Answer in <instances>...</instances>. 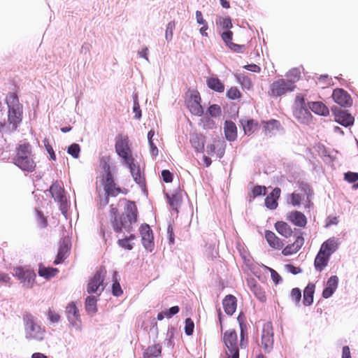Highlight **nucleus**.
Wrapping results in <instances>:
<instances>
[{
  "label": "nucleus",
  "instance_id": "24",
  "mask_svg": "<svg viewBox=\"0 0 358 358\" xmlns=\"http://www.w3.org/2000/svg\"><path fill=\"white\" fill-rule=\"evenodd\" d=\"M338 285V278L336 275L331 276L326 282L325 287L322 292V296L324 299L331 297L336 290Z\"/></svg>",
  "mask_w": 358,
  "mask_h": 358
},
{
  "label": "nucleus",
  "instance_id": "1",
  "mask_svg": "<svg viewBox=\"0 0 358 358\" xmlns=\"http://www.w3.org/2000/svg\"><path fill=\"white\" fill-rule=\"evenodd\" d=\"M14 164L23 171L32 172L36 163L32 159L31 145L29 143L20 144L13 158Z\"/></svg>",
  "mask_w": 358,
  "mask_h": 358
},
{
  "label": "nucleus",
  "instance_id": "21",
  "mask_svg": "<svg viewBox=\"0 0 358 358\" xmlns=\"http://www.w3.org/2000/svg\"><path fill=\"white\" fill-rule=\"evenodd\" d=\"M280 188L275 187L265 198L264 203L266 207L270 210H275L278 206V200L280 196Z\"/></svg>",
  "mask_w": 358,
  "mask_h": 358
},
{
  "label": "nucleus",
  "instance_id": "25",
  "mask_svg": "<svg viewBox=\"0 0 358 358\" xmlns=\"http://www.w3.org/2000/svg\"><path fill=\"white\" fill-rule=\"evenodd\" d=\"M339 244L340 242L338 238L332 237L322 244L320 250L331 257V255L338 248Z\"/></svg>",
  "mask_w": 358,
  "mask_h": 358
},
{
  "label": "nucleus",
  "instance_id": "48",
  "mask_svg": "<svg viewBox=\"0 0 358 358\" xmlns=\"http://www.w3.org/2000/svg\"><path fill=\"white\" fill-rule=\"evenodd\" d=\"M238 320L239 321L241 329L240 345L241 348H245L247 344V341H245V337H247V327L245 324H244L243 322L240 321V316L238 317Z\"/></svg>",
  "mask_w": 358,
  "mask_h": 358
},
{
  "label": "nucleus",
  "instance_id": "29",
  "mask_svg": "<svg viewBox=\"0 0 358 358\" xmlns=\"http://www.w3.org/2000/svg\"><path fill=\"white\" fill-rule=\"evenodd\" d=\"M329 258L330 257L329 255L320 250L314 262L315 269L317 271L321 272L327 266Z\"/></svg>",
  "mask_w": 358,
  "mask_h": 358
},
{
  "label": "nucleus",
  "instance_id": "39",
  "mask_svg": "<svg viewBox=\"0 0 358 358\" xmlns=\"http://www.w3.org/2000/svg\"><path fill=\"white\" fill-rule=\"evenodd\" d=\"M302 244H303V238H299L295 243L286 246L282 250V252L284 255H286V256L296 253V252H298Z\"/></svg>",
  "mask_w": 358,
  "mask_h": 358
},
{
  "label": "nucleus",
  "instance_id": "11",
  "mask_svg": "<svg viewBox=\"0 0 358 358\" xmlns=\"http://www.w3.org/2000/svg\"><path fill=\"white\" fill-rule=\"evenodd\" d=\"M106 273V271L104 268H100L96 271L87 285V290L89 294L99 292V294H100L103 291V280Z\"/></svg>",
  "mask_w": 358,
  "mask_h": 358
},
{
  "label": "nucleus",
  "instance_id": "3",
  "mask_svg": "<svg viewBox=\"0 0 358 358\" xmlns=\"http://www.w3.org/2000/svg\"><path fill=\"white\" fill-rule=\"evenodd\" d=\"M8 107V122L12 131H15L22 119V106L19 103L17 96L10 93L6 97Z\"/></svg>",
  "mask_w": 358,
  "mask_h": 358
},
{
  "label": "nucleus",
  "instance_id": "38",
  "mask_svg": "<svg viewBox=\"0 0 358 358\" xmlns=\"http://www.w3.org/2000/svg\"><path fill=\"white\" fill-rule=\"evenodd\" d=\"M208 87L217 92H223L224 91V85L221 80L217 78H209L207 80Z\"/></svg>",
  "mask_w": 358,
  "mask_h": 358
},
{
  "label": "nucleus",
  "instance_id": "23",
  "mask_svg": "<svg viewBox=\"0 0 358 358\" xmlns=\"http://www.w3.org/2000/svg\"><path fill=\"white\" fill-rule=\"evenodd\" d=\"M335 121L344 127H348L354 124V117L346 110H338L335 112Z\"/></svg>",
  "mask_w": 358,
  "mask_h": 358
},
{
  "label": "nucleus",
  "instance_id": "41",
  "mask_svg": "<svg viewBox=\"0 0 358 358\" xmlns=\"http://www.w3.org/2000/svg\"><path fill=\"white\" fill-rule=\"evenodd\" d=\"M58 272L57 268H46L43 266H40L38 268V274L41 277H44L46 279H50L54 277Z\"/></svg>",
  "mask_w": 358,
  "mask_h": 358
},
{
  "label": "nucleus",
  "instance_id": "4",
  "mask_svg": "<svg viewBox=\"0 0 358 358\" xmlns=\"http://www.w3.org/2000/svg\"><path fill=\"white\" fill-rule=\"evenodd\" d=\"M23 322L26 339L37 341H41L44 339L45 330L36 322V318L31 314L26 313L24 315Z\"/></svg>",
  "mask_w": 358,
  "mask_h": 358
},
{
  "label": "nucleus",
  "instance_id": "42",
  "mask_svg": "<svg viewBox=\"0 0 358 358\" xmlns=\"http://www.w3.org/2000/svg\"><path fill=\"white\" fill-rule=\"evenodd\" d=\"M85 309L88 313H95L96 308V299L94 296H89L85 300Z\"/></svg>",
  "mask_w": 358,
  "mask_h": 358
},
{
  "label": "nucleus",
  "instance_id": "12",
  "mask_svg": "<svg viewBox=\"0 0 358 358\" xmlns=\"http://www.w3.org/2000/svg\"><path fill=\"white\" fill-rule=\"evenodd\" d=\"M138 210L134 201H127L124 210L120 217V224H133L137 222Z\"/></svg>",
  "mask_w": 358,
  "mask_h": 358
},
{
  "label": "nucleus",
  "instance_id": "26",
  "mask_svg": "<svg viewBox=\"0 0 358 358\" xmlns=\"http://www.w3.org/2000/svg\"><path fill=\"white\" fill-rule=\"evenodd\" d=\"M248 285L250 291L255 294V296L261 301L265 302L266 300L265 292L264 289L257 283V281L254 278L248 280Z\"/></svg>",
  "mask_w": 358,
  "mask_h": 358
},
{
  "label": "nucleus",
  "instance_id": "9",
  "mask_svg": "<svg viewBox=\"0 0 358 358\" xmlns=\"http://www.w3.org/2000/svg\"><path fill=\"white\" fill-rule=\"evenodd\" d=\"M50 192L55 201L59 203L60 210L67 221L68 203L63 187L58 181H56L50 186Z\"/></svg>",
  "mask_w": 358,
  "mask_h": 358
},
{
  "label": "nucleus",
  "instance_id": "49",
  "mask_svg": "<svg viewBox=\"0 0 358 358\" xmlns=\"http://www.w3.org/2000/svg\"><path fill=\"white\" fill-rule=\"evenodd\" d=\"M263 126L266 131L270 132L274 129H277L280 126V123L278 120H271L269 121L263 122Z\"/></svg>",
  "mask_w": 358,
  "mask_h": 358
},
{
  "label": "nucleus",
  "instance_id": "45",
  "mask_svg": "<svg viewBox=\"0 0 358 358\" xmlns=\"http://www.w3.org/2000/svg\"><path fill=\"white\" fill-rule=\"evenodd\" d=\"M110 157L104 155L99 157L100 167L104 171L106 174L112 173L110 166Z\"/></svg>",
  "mask_w": 358,
  "mask_h": 358
},
{
  "label": "nucleus",
  "instance_id": "14",
  "mask_svg": "<svg viewBox=\"0 0 358 358\" xmlns=\"http://www.w3.org/2000/svg\"><path fill=\"white\" fill-rule=\"evenodd\" d=\"M226 143L222 138H215L206 147L208 155L222 158L225 152Z\"/></svg>",
  "mask_w": 358,
  "mask_h": 358
},
{
  "label": "nucleus",
  "instance_id": "47",
  "mask_svg": "<svg viewBox=\"0 0 358 358\" xmlns=\"http://www.w3.org/2000/svg\"><path fill=\"white\" fill-rule=\"evenodd\" d=\"M275 227L278 232L286 238L291 236L292 234L290 225H275Z\"/></svg>",
  "mask_w": 358,
  "mask_h": 358
},
{
  "label": "nucleus",
  "instance_id": "28",
  "mask_svg": "<svg viewBox=\"0 0 358 358\" xmlns=\"http://www.w3.org/2000/svg\"><path fill=\"white\" fill-rule=\"evenodd\" d=\"M225 138L229 141H234L237 138V127L232 121H226L224 127Z\"/></svg>",
  "mask_w": 358,
  "mask_h": 358
},
{
  "label": "nucleus",
  "instance_id": "63",
  "mask_svg": "<svg viewBox=\"0 0 358 358\" xmlns=\"http://www.w3.org/2000/svg\"><path fill=\"white\" fill-rule=\"evenodd\" d=\"M162 177L163 180L166 183L173 181V175L169 170H163L162 171Z\"/></svg>",
  "mask_w": 358,
  "mask_h": 358
},
{
  "label": "nucleus",
  "instance_id": "58",
  "mask_svg": "<svg viewBox=\"0 0 358 358\" xmlns=\"http://www.w3.org/2000/svg\"><path fill=\"white\" fill-rule=\"evenodd\" d=\"M43 142L48 153L50 155V159L55 160L56 159V156L52 145L50 144L49 139L45 138Z\"/></svg>",
  "mask_w": 358,
  "mask_h": 358
},
{
  "label": "nucleus",
  "instance_id": "62",
  "mask_svg": "<svg viewBox=\"0 0 358 358\" xmlns=\"http://www.w3.org/2000/svg\"><path fill=\"white\" fill-rule=\"evenodd\" d=\"M180 310V308L178 306H173L170 308L169 310H166L165 315L166 318H171L176 314H177Z\"/></svg>",
  "mask_w": 358,
  "mask_h": 358
},
{
  "label": "nucleus",
  "instance_id": "6",
  "mask_svg": "<svg viewBox=\"0 0 358 358\" xmlns=\"http://www.w3.org/2000/svg\"><path fill=\"white\" fill-rule=\"evenodd\" d=\"M223 342L226 347L227 358H239L238 336L235 330L229 329L223 334Z\"/></svg>",
  "mask_w": 358,
  "mask_h": 358
},
{
  "label": "nucleus",
  "instance_id": "17",
  "mask_svg": "<svg viewBox=\"0 0 358 358\" xmlns=\"http://www.w3.org/2000/svg\"><path fill=\"white\" fill-rule=\"evenodd\" d=\"M140 233L143 247L148 251L152 252L154 248V236L150 225H141Z\"/></svg>",
  "mask_w": 358,
  "mask_h": 358
},
{
  "label": "nucleus",
  "instance_id": "13",
  "mask_svg": "<svg viewBox=\"0 0 358 358\" xmlns=\"http://www.w3.org/2000/svg\"><path fill=\"white\" fill-rule=\"evenodd\" d=\"M273 331L271 323L266 322L263 325L261 344L265 352H268L273 346Z\"/></svg>",
  "mask_w": 358,
  "mask_h": 358
},
{
  "label": "nucleus",
  "instance_id": "8",
  "mask_svg": "<svg viewBox=\"0 0 358 358\" xmlns=\"http://www.w3.org/2000/svg\"><path fill=\"white\" fill-rule=\"evenodd\" d=\"M295 89L291 83L280 78L274 80L269 86L268 94L272 98H277L292 92Z\"/></svg>",
  "mask_w": 358,
  "mask_h": 358
},
{
  "label": "nucleus",
  "instance_id": "20",
  "mask_svg": "<svg viewBox=\"0 0 358 358\" xmlns=\"http://www.w3.org/2000/svg\"><path fill=\"white\" fill-rule=\"evenodd\" d=\"M221 38L225 43L226 45L229 47V48H230L233 52H243L245 50V45L236 44L231 41L233 38V32L231 31L227 30L224 31L221 34Z\"/></svg>",
  "mask_w": 358,
  "mask_h": 358
},
{
  "label": "nucleus",
  "instance_id": "36",
  "mask_svg": "<svg viewBox=\"0 0 358 358\" xmlns=\"http://www.w3.org/2000/svg\"><path fill=\"white\" fill-rule=\"evenodd\" d=\"M243 126L244 133L250 135L254 133L258 128V122L254 120H242L241 121Z\"/></svg>",
  "mask_w": 358,
  "mask_h": 358
},
{
  "label": "nucleus",
  "instance_id": "34",
  "mask_svg": "<svg viewBox=\"0 0 358 358\" xmlns=\"http://www.w3.org/2000/svg\"><path fill=\"white\" fill-rule=\"evenodd\" d=\"M265 238L271 247L275 249H280L283 244L275 234L270 231H266Z\"/></svg>",
  "mask_w": 358,
  "mask_h": 358
},
{
  "label": "nucleus",
  "instance_id": "54",
  "mask_svg": "<svg viewBox=\"0 0 358 358\" xmlns=\"http://www.w3.org/2000/svg\"><path fill=\"white\" fill-rule=\"evenodd\" d=\"M217 24H220L223 29H230L232 27L231 20L229 17H220Z\"/></svg>",
  "mask_w": 358,
  "mask_h": 358
},
{
  "label": "nucleus",
  "instance_id": "61",
  "mask_svg": "<svg viewBox=\"0 0 358 358\" xmlns=\"http://www.w3.org/2000/svg\"><path fill=\"white\" fill-rule=\"evenodd\" d=\"M110 216L111 219H113V222L115 224H118V223L120 224V218L119 219L117 218V215H118L117 208L115 207L113 204L110 205Z\"/></svg>",
  "mask_w": 358,
  "mask_h": 358
},
{
  "label": "nucleus",
  "instance_id": "15",
  "mask_svg": "<svg viewBox=\"0 0 358 358\" xmlns=\"http://www.w3.org/2000/svg\"><path fill=\"white\" fill-rule=\"evenodd\" d=\"M67 319L73 328L76 330L81 329V320L76 306L73 303H69L66 308Z\"/></svg>",
  "mask_w": 358,
  "mask_h": 358
},
{
  "label": "nucleus",
  "instance_id": "27",
  "mask_svg": "<svg viewBox=\"0 0 358 358\" xmlns=\"http://www.w3.org/2000/svg\"><path fill=\"white\" fill-rule=\"evenodd\" d=\"M224 312L229 315H232L236 309V298L233 295H227L222 301Z\"/></svg>",
  "mask_w": 358,
  "mask_h": 358
},
{
  "label": "nucleus",
  "instance_id": "2",
  "mask_svg": "<svg viewBox=\"0 0 358 358\" xmlns=\"http://www.w3.org/2000/svg\"><path fill=\"white\" fill-rule=\"evenodd\" d=\"M313 196V190L310 186L304 182L299 183V189L289 194L287 202L293 206H299L302 201H305V208L310 209L313 207L311 199Z\"/></svg>",
  "mask_w": 358,
  "mask_h": 358
},
{
  "label": "nucleus",
  "instance_id": "50",
  "mask_svg": "<svg viewBox=\"0 0 358 358\" xmlns=\"http://www.w3.org/2000/svg\"><path fill=\"white\" fill-rule=\"evenodd\" d=\"M176 27V23L174 21L169 22L166 25V29L165 31V38L167 41H171L173 38V32Z\"/></svg>",
  "mask_w": 358,
  "mask_h": 358
},
{
  "label": "nucleus",
  "instance_id": "30",
  "mask_svg": "<svg viewBox=\"0 0 358 358\" xmlns=\"http://www.w3.org/2000/svg\"><path fill=\"white\" fill-rule=\"evenodd\" d=\"M308 108L315 114L327 116L329 113V108L321 101L308 103Z\"/></svg>",
  "mask_w": 358,
  "mask_h": 358
},
{
  "label": "nucleus",
  "instance_id": "16",
  "mask_svg": "<svg viewBox=\"0 0 358 358\" xmlns=\"http://www.w3.org/2000/svg\"><path fill=\"white\" fill-rule=\"evenodd\" d=\"M15 275L21 280L23 286L27 288H31L34 284L36 274L30 270H24L22 268H17L15 269Z\"/></svg>",
  "mask_w": 358,
  "mask_h": 358
},
{
  "label": "nucleus",
  "instance_id": "57",
  "mask_svg": "<svg viewBox=\"0 0 358 358\" xmlns=\"http://www.w3.org/2000/svg\"><path fill=\"white\" fill-rule=\"evenodd\" d=\"M291 298L296 304H299L301 299V292L300 289H292L291 292Z\"/></svg>",
  "mask_w": 358,
  "mask_h": 358
},
{
  "label": "nucleus",
  "instance_id": "40",
  "mask_svg": "<svg viewBox=\"0 0 358 358\" xmlns=\"http://www.w3.org/2000/svg\"><path fill=\"white\" fill-rule=\"evenodd\" d=\"M301 78V72L298 69H292L289 70L285 75V80L291 83L294 88H296L295 83L299 80Z\"/></svg>",
  "mask_w": 358,
  "mask_h": 358
},
{
  "label": "nucleus",
  "instance_id": "60",
  "mask_svg": "<svg viewBox=\"0 0 358 358\" xmlns=\"http://www.w3.org/2000/svg\"><path fill=\"white\" fill-rule=\"evenodd\" d=\"M133 112L135 113L134 117L139 120L141 117V110L137 97L134 100Z\"/></svg>",
  "mask_w": 358,
  "mask_h": 358
},
{
  "label": "nucleus",
  "instance_id": "46",
  "mask_svg": "<svg viewBox=\"0 0 358 358\" xmlns=\"http://www.w3.org/2000/svg\"><path fill=\"white\" fill-rule=\"evenodd\" d=\"M266 188L265 186L256 185L255 186L251 192L249 193L250 199H255L257 196L266 194Z\"/></svg>",
  "mask_w": 358,
  "mask_h": 358
},
{
  "label": "nucleus",
  "instance_id": "56",
  "mask_svg": "<svg viewBox=\"0 0 358 358\" xmlns=\"http://www.w3.org/2000/svg\"><path fill=\"white\" fill-rule=\"evenodd\" d=\"M194 328V322L190 318L185 320V332L187 335L190 336L192 334Z\"/></svg>",
  "mask_w": 358,
  "mask_h": 358
},
{
  "label": "nucleus",
  "instance_id": "33",
  "mask_svg": "<svg viewBox=\"0 0 358 358\" xmlns=\"http://www.w3.org/2000/svg\"><path fill=\"white\" fill-rule=\"evenodd\" d=\"M136 236L133 234H130L129 236H125L122 238H119L117 240V245L127 250H131L134 248Z\"/></svg>",
  "mask_w": 358,
  "mask_h": 358
},
{
  "label": "nucleus",
  "instance_id": "10",
  "mask_svg": "<svg viewBox=\"0 0 358 358\" xmlns=\"http://www.w3.org/2000/svg\"><path fill=\"white\" fill-rule=\"evenodd\" d=\"M200 102L201 96L198 91L189 90L187 92L185 104L192 114L198 116L203 114V110Z\"/></svg>",
  "mask_w": 358,
  "mask_h": 358
},
{
  "label": "nucleus",
  "instance_id": "53",
  "mask_svg": "<svg viewBox=\"0 0 358 358\" xmlns=\"http://www.w3.org/2000/svg\"><path fill=\"white\" fill-rule=\"evenodd\" d=\"M80 151V146L77 143L71 144L68 148V153L76 159L79 157Z\"/></svg>",
  "mask_w": 358,
  "mask_h": 358
},
{
  "label": "nucleus",
  "instance_id": "52",
  "mask_svg": "<svg viewBox=\"0 0 358 358\" xmlns=\"http://www.w3.org/2000/svg\"><path fill=\"white\" fill-rule=\"evenodd\" d=\"M236 78H237L238 83L242 86H243L248 89H250L252 87V83L248 77H247L244 75L240 74V75L237 76Z\"/></svg>",
  "mask_w": 358,
  "mask_h": 358
},
{
  "label": "nucleus",
  "instance_id": "43",
  "mask_svg": "<svg viewBox=\"0 0 358 358\" xmlns=\"http://www.w3.org/2000/svg\"><path fill=\"white\" fill-rule=\"evenodd\" d=\"M190 143L197 152L203 149L204 143L202 138L198 134H192L190 136Z\"/></svg>",
  "mask_w": 358,
  "mask_h": 358
},
{
  "label": "nucleus",
  "instance_id": "19",
  "mask_svg": "<svg viewBox=\"0 0 358 358\" xmlns=\"http://www.w3.org/2000/svg\"><path fill=\"white\" fill-rule=\"evenodd\" d=\"M70 245L71 243L69 237H64L60 241L58 253L55 260L54 261L55 264L62 263L67 257L70 250Z\"/></svg>",
  "mask_w": 358,
  "mask_h": 358
},
{
  "label": "nucleus",
  "instance_id": "64",
  "mask_svg": "<svg viewBox=\"0 0 358 358\" xmlns=\"http://www.w3.org/2000/svg\"><path fill=\"white\" fill-rule=\"evenodd\" d=\"M48 317L52 323L58 322L60 319L59 315L52 310H49Z\"/></svg>",
  "mask_w": 358,
  "mask_h": 358
},
{
  "label": "nucleus",
  "instance_id": "5",
  "mask_svg": "<svg viewBox=\"0 0 358 358\" xmlns=\"http://www.w3.org/2000/svg\"><path fill=\"white\" fill-rule=\"evenodd\" d=\"M101 185L106 194L104 206L108 203L109 196L115 197L120 194H127L128 192L127 189H122L116 184L112 173L106 174L103 176Z\"/></svg>",
  "mask_w": 358,
  "mask_h": 358
},
{
  "label": "nucleus",
  "instance_id": "31",
  "mask_svg": "<svg viewBox=\"0 0 358 358\" xmlns=\"http://www.w3.org/2000/svg\"><path fill=\"white\" fill-rule=\"evenodd\" d=\"M162 354V346L160 344H155L148 346L143 352V358H158Z\"/></svg>",
  "mask_w": 358,
  "mask_h": 358
},
{
  "label": "nucleus",
  "instance_id": "7",
  "mask_svg": "<svg viewBox=\"0 0 358 358\" xmlns=\"http://www.w3.org/2000/svg\"><path fill=\"white\" fill-rule=\"evenodd\" d=\"M115 149L116 153L123 159L124 162L131 163L134 157L128 136L122 134H117L115 137Z\"/></svg>",
  "mask_w": 358,
  "mask_h": 358
},
{
  "label": "nucleus",
  "instance_id": "32",
  "mask_svg": "<svg viewBox=\"0 0 358 358\" xmlns=\"http://www.w3.org/2000/svg\"><path fill=\"white\" fill-rule=\"evenodd\" d=\"M287 220L292 224H306L307 219L305 215L298 210H294L287 214Z\"/></svg>",
  "mask_w": 358,
  "mask_h": 358
},
{
  "label": "nucleus",
  "instance_id": "59",
  "mask_svg": "<svg viewBox=\"0 0 358 358\" xmlns=\"http://www.w3.org/2000/svg\"><path fill=\"white\" fill-rule=\"evenodd\" d=\"M208 113L212 117H217L221 115V108L217 104L211 105L208 108Z\"/></svg>",
  "mask_w": 358,
  "mask_h": 358
},
{
  "label": "nucleus",
  "instance_id": "22",
  "mask_svg": "<svg viewBox=\"0 0 358 358\" xmlns=\"http://www.w3.org/2000/svg\"><path fill=\"white\" fill-rule=\"evenodd\" d=\"M294 117L301 124H308L311 120L312 115L306 106L294 107L293 110Z\"/></svg>",
  "mask_w": 358,
  "mask_h": 358
},
{
  "label": "nucleus",
  "instance_id": "35",
  "mask_svg": "<svg viewBox=\"0 0 358 358\" xmlns=\"http://www.w3.org/2000/svg\"><path fill=\"white\" fill-rule=\"evenodd\" d=\"M315 292V285L309 283L303 291V304L310 306L313 302V294Z\"/></svg>",
  "mask_w": 358,
  "mask_h": 358
},
{
  "label": "nucleus",
  "instance_id": "37",
  "mask_svg": "<svg viewBox=\"0 0 358 358\" xmlns=\"http://www.w3.org/2000/svg\"><path fill=\"white\" fill-rule=\"evenodd\" d=\"M129 168L130 172L136 181V182L141 184L143 182V178L141 177V171L139 166L135 164L134 158L131 162H124Z\"/></svg>",
  "mask_w": 358,
  "mask_h": 358
},
{
  "label": "nucleus",
  "instance_id": "44",
  "mask_svg": "<svg viewBox=\"0 0 358 358\" xmlns=\"http://www.w3.org/2000/svg\"><path fill=\"white\" fill-rule=\"evenodd\" d=\"M176 332V329L171 327H169L166 333V338L164 341V345L169 349H173L174 346V343L173 342V338Z\"/></svg>",
  "mask_w": 358,
  "mask_h": 358
},
{
  "label": "nucleus",
  "instance_id": "55",
  "mask_svg": "<svg viewBox=\"0 0 358 358\" xmlns=\"http://www.w3.org/2000/svg\"><path fill=\"white\" fill-rule=\"evenodd\" d=\"M344 179L350 183L358 181V173L348 171L344 174Z\"/></svg>",
  "mask_w": 358,
  "mask_h": 358
},
{
  "label": "nucleus",
  "instance_id": "51",
  "mask_svg": "<svg viewBox=\"0 0 358 358\" xmlns=\"http://www.w3.org/2000/svg\"><path fill=\"white\" fill-rule=\"evenodd\" d=\"M227 96L231 100L237 99L241 98V93L240 90L236 87H231L227 92Z\"/></svg>",
  "mask_w": 358,
  "mask_h": 358
},
{
  "label": "nucleus",
  "instance_id": "18",
  "mask_svg": "<svg viewBox=\"0 0 358 358\" xmlns=\"http://www.w3.org/2000/svg\"><path fill=\"white\" fill-rule=\"evenodd\" d=\"M332 98L336 103L343 107H350L352 105L351 96L343 89H335L333 91Z\"/></svg>",
  "mask_w": 358,
  "mask_h": 358
}]
</instances>
